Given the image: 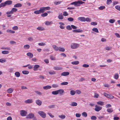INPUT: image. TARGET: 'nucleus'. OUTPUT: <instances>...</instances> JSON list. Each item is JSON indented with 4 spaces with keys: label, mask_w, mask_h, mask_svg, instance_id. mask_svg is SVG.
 Listing matches in <instances>:
<instances>
[{
    "label": "nucleus",
    "mask_w": 120,
    "mask_h": 120,
    "mask_svg": "<svg viewBox=\"0 0 120 120\" xmlns=\"http://www.w3.org/2000/svg\"><path fill=\"white\" fill-rule=\"evenodd\" d=\"M18 28V27L17 26H15L12 27V29L14 30H17Z\"/></svg>",
    "instance_id": "nucleus-62"
},
{
    "label": "nucleus",
    "mask_w": 120,
    "mask_h": 120,
    "mask_svg": "<svg viewBox=\"0 0 120 120\" xmlns=\"http://www.w3.org/2000/svg\"><path fill=\"white\" fill-rule=\"evenodd\" d=\"M92 30L95 32L97 33H98L99 32V31L98 30L97 28H93L92 29Z\"/></svg>",
    "instance_id": "nucleus-35"
},
{
    "label": "nucleus",
    "mask_w": 120,
    "mask_h": 120,
    "mask_svg": "<svg viewBox=\"0 0 120 120\" xmlns=\"http://www.w3.org/2000/svg\"><path fill=\"white\" fill-rule=\"evenodd\" d=\"M22 73L24 74H27L29 73V72L27 71H22Z\"/></svg>",
    "instance_id": "nucleus-41"
},
{
    "label": "nucleus",
    "mask_w": 120,
    "mask_h": 120,
    "mask_svg": "<svg viewBox=\"0 0 120 120\" xmlns=\"http://www.w3.org/2000/svg\"><path fill=\"white\" fill-rule=\"evenodd\" d=\"M69 74V72H64L62 73L61 74V76H66L68 75Z\"/></svg>",
    "instance_id": "nucleus-7"
},
{
    "label": "nucleus",
    "mask_w": 120,
    "mask_h": 120,
    "mask_svg": "<svg viewBox=\"0 0 120 120\" xmlns=\"http://www.w3.org/2000/svg\"><path fill=\"white\" fill-rule=\"evenodd\" d=\"M68 84V83L67 82H64L61 83V84L62 85H67Z\"/></svg>",
    "instance_id": "nucleus-46"
},
{
    "label": "nucleus",
    "mask_w": 120,
    "mask_h": 120,
    "mask_svg": "<svg viewBox=\"0 0 120 120\" xmlns=\"http://www.w3.org/2000/svg\"><path fill=\"white\" fill-rule=\"evenodd\" d=\"M77 103L75 102H72L71 105L72 106H77Z\"/></svg>",
    "instance_id": "nucleus-28"
},
{
    "label": "nucleus",
    "mask_w": 120,
    "mask_h": 120,
    "mask_svg": "<svg viewBox=\"0 0 120 120\" xmlns=\"http://www.w3.org/2000/svg\"><path fill=\"white\" fill-rule=\"evenodd\" d=\"M44 11L46 10H50V8L49 7H43Z\"/></svg>",
    "instance_id": "nucleus-30"
},
{
    "label": "nucleus",
    "mask_w": 120,
    "mask_h": 120,
    "mask_svg": "<svg viewBox=\"0 0 120 120\" xmlns=\"http://www.w3.org/2000/svg\"><path fill=\"white\" fill-rule=\"evenodd\" d=\"M95 108H94V110L97 112L100 111L102 109V107L97 105H95Z\"/></svg>",
    "instance_id": "nucleus-4"
},
{
    "label": "nucleus",
    "mask_w": 120,
    "mask_h": 120,
    "mask_svg": "<svg viewBox=\"0 0 120 120\" xmlns=\"http://www.w3.org/2000/svg\"><path fill=\"white\" fill-rule=\"evenodd\" d=\"M79 63V62L78 61H74L71 62V64L74 65H77Z\"/></svg>",
    "instance_id": "nucleus-23"
},
{
    "label": "nucleus",
    "mask_w": 120,
    "mask_h": 120,
    "mask_svg": "<svg viewBox=\"0 0 120 120\" xmlns=\"http://www.w3.org/2000/svg\"><path fill=\"white\" fill-rule=\"evenodd\" d=\"M72 31L73 32L75 33H81L83 32L82 30L80 29L74 30H73Z\"/></svg>",
    "instance_id": "nucleus-9"
},
{
    "label": "nucleus",
    "mask_w": 120,
    "mask_h": 120,
    "mask_svg": "<svg viewBox=\"0 0 120 120\" xmlns=\"http://www.w3.org/2000/svg\"><path fill=\"white\" fill-rule=\"evenodd\" d=\"M34 116V114L32 113H30L26 117V118L27 119H32L33 118Z\"/></svg>",
    "instance_id": "nucleus-6"
},
{
    "label": "nucleus",
    "mask_w": 120,
    "mask_h": 120,
    "mask_svg": "<svg viewBox=\"0 0 120 120\" xmlns=\"http://www.w3.org/2000/svg\"><path fill=\"white\" fill-rule=\"evenodd\" d=\"M26 55L31 58H32L33 56V54L30 52L27 53L26 54Z\"/></svg>",
    "instance_id": "nucleus-19"
},
{
    "label": "nucleus",
    "mask_w": 120,
    "mask_h": 120,
    "mask_svg": "<svg viewBox=\"0 0 120 120\" xmlns=\"http://www.w3.org/2000/svg\"><path fill=\"white\" fill-rule=\"evenodd\" d=\"M36 104L39 106L41 105L42 103V101L41 100L38 99L36 100Z\"/></svg>",
    "instance_id": "nucleus-8"
},
{
    "label": "nucleus",
    "mask_w": 120,
    "mask_h": 120,
    "mask_svg": "<svg viewBox=\"0 0 120 120\" xmlns=\"http://www.w3.org/2000/svg\"><path fill=\"white\" fill-rule=\"evenodd\" d=\"M78 20L81 22H85V18L84 17H80L78 18Z\"/></svg>",
    "instance_id": "nucleus-11"
},
{
    "label": "nucleus",
    "mask_w": 120,
    "mask_h": 120,
    "mask_svg": "<svg viewBox=\"0 0 120 120\" xmlns=\"http://www.w3.org/2000/svg\"><path fill=\"white\" fill-rule=\"evenodd\" d=\"M59 117L62 119H64L65 118L66 116L65 115H61L59 116Z\"/></svg>",
    "instance_id": "nucleus-47"
},
{
    "label": "nucleus",
    "mask_w": 120,
    "mask_h": 120,
    "mask_svg": "<svg viewBox=\"0 0 120 120\" xmlns=\"http://www.w3.org/2000/svg\"><path fill=\"white\" fill-rule=\"evenodd\" d=\"M52 47L56 51L58 50L59 48L55 45H52Z\"/></svg>",
    "instance_id": "nucleus-15"
},
{
    "label": "nucleus",
    "mask_w": 120,
    "mask_h": 120,
    "mask_svg": "<svg viewBox=\"0 0 120 120\" xmlns=\"http://www.w3.org/2000/svg\"><path fill=\"white\" fill-rule=\"evenodd\" d=\"M38 114L43 118H45L46 116V114L44 112L42 111H40L38 112Z\"/></svg>",
    "instance_id": "nucleus-2"
},
{
    "label": "nucleus",
    "mask_w": 120,
    "mask_h": 120,
    "mask_svg": "<svg viewBox=\"0 0 120 120\" xmlns=\"http://www.w3.org/2000/svg\"><path fill=\"white\" fill-rule=\"evenodd\" d=\"M37 29L39 30H45L44 28L42 27H39Z\"/></svg>",
    "instance_id": "nucleus-25"
},
{
    "label": "nucleus",
    "mask_w": 120,
    "mask_h": 120,
    "mask_svg": "<svg viewBox=\"0 0 120 120\" xmlns=\"http://www.w3.org/2000/svg\"><path fill=\"white\" fill-rule=\"evenodd\" d=\"M51 88V86H45L43 87V89L45 90H47L50 89Z\"/></svg>",
    "instance_id": "nucleus-17"
},
{
    "label": "nucleus",
    "mask_w": 120,
    "mask_h": 120,
    "mask_svg": "<svg viewBox=\"0 0 120 120\" xmlns=\"http://www.w3.org/2000/svg\"><path fill=\"white\" fill-rule=\"evenodd\" d=\"M97 119L96 117L94 116H92L91 118V119L92 120H96Z\"/></svg>",
    "instance_id": "nucleus-45"
},
{
    "label": "nucleus",
    "mask_w": 120,
    "mask_h": 120,
    "mask_svg": "<svg viewBox=\"0 0 120 120\" xmlns=\"http://www.w3.org/2000/svg\"><path fill=\"white\" fill-rule=\"evenodd\" d=\"M68 20L70 22H72L74 20V19L72 17H70L68 19Z\"/></svg>",
    "instance_id": "nucleus-56"
},
{
    "label": "nucleus",
    "mask_w": 120,
    "mask_h": 120,
    "mask_svg": "<svg viewBox=\"0 0 120 120\" xmlns=\"http://www.w3.org/2000/svg\"><path fill=\"white\" fill-rule=\"evenodd\" d=\"M97 24V22H92L91 23V24L94 26L96 25Z\"/></svg>",
    "instance_id": "nucleus-63"
},
{
    "label": "nucleus",
    "mask_w": 120,
    "mask_h": 120,
    "mask_svg": "<svg viewBox=\"0 0 120 120\" xmlns=\"http://www.w3.org/2000/svg\"><path fill=\"white\" fill-rule=\"evenodd\" d=\"M97 104L100 105H104V102L102 101H100L97 102Z\"/></svg>",
    "instance_id": "nucleus-32"
},
{
    "label": "nucleus",
    "mask_w": 120,
    "mask_h": 120,
    "mask_svg": "<svg viewBox=\"0 0 120 120\" xmlns=\"http://www.w3.org/2000/svg\"><path fill=\"white\" fill-rule=\"evenodd\" d=\"M70 94L71 95H73L75 94V92L73 90H71Z\"/></svg>",
    "instance_id": "nucleus-57"
},
{
    "label": "nucleus",
    "mask_w": 120,
    "mask_h": 120,
    "mask_svg": "<svg viewBox=\"0 0 120 120\" xmlns=\"http://www.w3.org/2000/svg\"><path fill=\"white\" fill-rule=\"evenodd\" d=\"M30 47V45H25L24 46V48L26 49H28Z\"/></svg>",
    "instance_id": "nucleus-33"
},
{
    "label": "nucleus",
    "mask_w": 120,
    "mask_h": 120,
    "mask_svg": "<svg viewBox=\"0 0 120 120\" xmlns=\"http://www.w3.org/2000/svg\"><path fill=\"white\" fill-rule=\"evenodd\" d=\"M112 1L111 0H107V4H110L112 3Z\"/></svg>",
    "instance_id": "nucleus-59"
},
{
    "label": "nucleus",
    "mask_w": 120,
    "mask_h": 120,
    "mask_svg": "<svg viewBox=\"0 0 120 120\" xmlns=\"http://www.w3.org/2000/svg\"><path fill=\"white\" fill-rule=\"evenodd\" d=\"M1 49L4 50H10V49L9 47H2L1 48Z\"/></svg>",
    "instance_id": "nucleus-37"
},
{
    "label": "nucleus",
    "mask_w": 120,
    "mask_h": 120,
    "mask_svg": "<svg viewBox=\"0 0 120 120\" xmlns=\"http://www.w3.org/2000/svg\"><path fill=\"white\" fill-rule=\"evenodd\" d=\"M5 2L6 5L11 4L12 3V1L11 0H8L5 1Z\"/></svg>",
    "instance_id": "nucleus-13"
},
{
    "label": "nucleus",
    "mask_w": 120,
    "mask_h": 120,
    "mask_svg": "<svg viewBox=\"0 0 120 120\" xmlns=\"http://www.w3.org/2000/svg\"><path fill=\"white\" fill-rule=\"evenodd\" d=\"M40 65H37L34 66V71H36L38 70V68L40 67Z\"/></svg>",
    "instance_id": "nucleus-10"
},
{
    "label": "nucleus",
    "mask_w": 120,
    "mask_h": 120,
    "mask_svg": "<svg viewBox=\"0 0 120 120\" xmlns=\"http://www.w3.org/2000/svg\"><path fill=\"white\" fill-rule=\"evenodd\" d=\"M39 10L41 14V13L44 12V11L43 7H42L40 8V9Z\"/></svg>",
    "instance_id": "nucleus-34"
},
{
    "label": "nucleus",
    "mask_w": 120,
    "mask_h": 120,
    "mask_svg": "<svg viewBox=\"0 0 120 120\" xmlns=\"http://www.w3.org/2000/svg\"><path fill=\"white\" fill-rule=\"evenodd\" d=\"M13 91V89L11 88H10L7 90V92L9 93H11Z\"/></svg>",
    "instance_id": "nucleus-50"
},
{
    "label": "nucleus",
    "mask_w": 120,
    "mask_h": 120,
    "mask_svg": "<svg viewBox=\"0 0 120 120\" xmlns=\"http://www.w3.org/2000/svg\"><path fill=\"white\" fill-rule=\"evenodd\" d=\"M58 18L59 19H63L64 18L63 16L61 14L59 15Z\"/></svg>",
    "instance_id": "nucleus-29"
},
{
    "label": "nucleus",
    "mask_w": 120,
    "mask_h": 120,
    "mask_svg": "<svg viewBox=\"0 0 120 120\" xmlns=\"http://www.w3.org/2000/svg\"><path fill=\"white\" fill-rule=\"evenodd\" d=\"M53 69L56 70H62V68L60 67H55L53 68Z\"/></svg>",
    "instance_id": "nucleus-18"
},
{
    "label": "nucleus",
    "mask_w": 120,
    "mask_h": 120,
    "mask_svg": "<svg viewBox=\"0 0 120 120\" xmlns=\"http://www.w3.org/2000/svg\"><path fill=\"white\" fill-rule=\"evenodd\" d=\"M63 15L64 16H68V14L67 12L65 11L63 12Z\"/></svg>",
    "instance_id": "nucleus-54"
},
{
    "label": "nucleus",
    "mask_w": 120,
    "mask_h": 120,
    "mask_svg": "<svg viewBox=\"0 0 120 120\" xmlns=\"http://www.w3.org/2000/svg\"><path fill=\"white\" fill-rule=\"evenodd\" d=\"M107 98L110 99H113L114 98V97L113 96L111 95H109L108 94Z\"/></svg>",
    "instance_id": "nucleus-44"
},
{
    "label": "nucleus",
    "mask_w": 120,
    "mask_h": 120,
    "mask_svg": "<svg viewBox=\"0 0 120 120\" xmlns=\"http://www.w3.org/2000/svg\"><path fill=\"white\" fill-rule=\"evenodd\" d=\"M27 113V112L25 110H22L20 111V114L22 116H26Z\"/></svg>",
    "instance_id": "nucleus-3"
},
{
    "label": "nucleus",
    "mask_w": 120,
    "mask_h": 120,
    "mask_svg": "<svg viewBox=\"0 0 120 120\" xmlns=\"http://www.w3.org/2000/svg\"><path fill=\"white\" fill-rule=\"evenodd\" d=\"M49 73L50 75H54L56 74V71L53 70H51L49 71Z\"/></svg>",
    "instance_id": "nucleus-20"
},
{
    "label": "nucleus",
    "mask_w": 120,
    "mask_h": 120,
    "mask_svg": "<svg viewBox=\"0 0 120 120\" xmlns=\"http://www.w3.org/2000/svg\"><path fill=\"white\" fill-rule=\"evenodd\" d=\"M115 8L117 10L120 11V6L116 5L115 6Z\"/></svg>",
    "instance_id": "nucleus-53"
},
{
    "label": "nucleus",
    "mask_w": 120,
    "mask_h": 120,
    "mask_svg": "<svg viewBox=\"0 0 120 120\" xmlns=\"http://www.w3.org/2000/svg\"><path fill=\"white\" fill-rule=\"evenodd\" d=\"M79 46V45L75 43H73L71 45V48L72 49H76Z\"/></svg>",
    "instance_id": "nucleus-5"
},
{
    "label": "nucleus",
    "mask_w": 120,
    "mask_h": 120,
    "mask_svg": "<svg viewBox=\"0 0 120 120\" xmlns=\"http://www.w3.org/2000/svg\"><path fill=\"white\" fill-rule=\"evenodd\" d=\"M84 3V2L81 1H75L73 2L71 4L74 5L75 6H80V4H82Z\"/></svg>",
    "instance_id": "nucleus-1"
},
{
    "label": "nucleus",
    "mask_w": 120,
    "mask_h": 120,
    "mask_svg": "<svg viewBox=\"0 0 120 120\" xmlns=\"http://www.w3.org/2000/svg\"><path fill=\"white\" fill-rule=\"evenodd\" d=\"M6 60L5 59H0V62L3 63L6 62Z\"/></svg>",
    "instance_id": "nucleus-55"
},
{
    "label": "nucleus",
    "mask_w": 120,
    "mask_h": 120,
    "mask_svg": "<svg viewBox=\"0 0 120 120\" xmlns=\"http://www.w3.org/2000/svg\"><path fill=\"white\" fill-rule=\"evenodd\" d=\"M107 111L108 112L111 113L113 112V110L112 108H108L107 109Z\"/></svg>",
    "instance_id": "nucleus-27"
},
{
    "label": "nucleus",
    "mask_w": 120,
    "mask_h": 120,
    "mask_svg": "<svg viewBox=\"0 0 120 120\" xmlns=\"http://www.w3.org/2000/svg\"><path fill=\"white\" fill-rule=\"evenodd\" d=\"M15 75L17 77H19L20 76V74L19 72H16L15 73Z\"/></svg>",
    "instance_id": "nucleus-21"
},
{
    "label": "nucleus",
    "mask_w": 120,
    "mask_h": 120,
    "mask_svg": "<svg viewBox=\"0 0 120 120\" xmlns=\"http://www.w3.org/2000/svg\"><path fill=\"white\" fill-rule=\"evenodd\" d=\"M11 10L13 14L14 12H16L17 11V9L16 8H13Z\"/></svg>",
    "instance_id": "nucleus-38"
},
{
    "label": "nucleus",
    "mask_w": 120,
    "mask_h": 120,
    "mask_svg": "<svg viewBox=\"0 0 120 120\" xmlns=\"http://www.w3.org/2000/svg\"><path fill=\"white\" fill-rule=\"evenodd\" d=\"M58 50L60 51L64 52L65 51V49L59 47Z\"/></svg>",
    "instance_id": "nucleus-39"
},
{
    "label": "nucleus",
    "mask_w": 120,
    "mask_h": 120,
    "mask_svg": "<svg viewBox=\"0 0 120 120\" xmlns=\"http://www.w3.org/2000/svg\"><path fill=\"white\" fill-rule=\"evenodd\" d=\"M105 6H101L99 8V9L100 10H102L103 9L105 8Z\"/></svg>",
    "instance_id": "nucleus-58"
},
{
    "label": "nucleus",
    "mask_w": 120,
    "mask_h": 120,
    "mask_svg": "<svg viewBox=\"0 0 120 120\" xmlns=\"http://www.w3.org/2000/svg\"><path fill=\"white\" fill-rule=\"evenodd\" d=\"M22 6V5L20 3H17L15 4L14 6V7L15 8L20 7Z\"/></svg>",
    "instance_id": "nucleus-16"
},
{
    "label": "nucleus",
    "mask_w": 120,
    "mask_h": 120,
    "mask_svg": "<svg viewBox=\"0 0 120 120\" xmlns=\"http://www.w3.org/2000/svg\"><path fill=\"white\" fill-rule=\"evenodd\" d=\"M6 32L8 33H15V31L13 30H12L9 29L7 30Z\"/></svg>",
    "instance_id": "nucleus-26"
},
{
    "label": "nucleus",
    "mask_w": 120,
    "mask_h": 120,
    "mask_svg": "<svg viewBox=\"0 0 120 120\" xmlns=\"http://www.w3.org/2000/svg\"><path fill=\"white\" fill-rule=\"evenodd\" d=\"M119 75L117 73L115 74L114 75V78L116 79H117L119 78Z\"/></svg>",
    "instance_id": "nucleus-24"
},
{
    "label": "nucleus",
    "mask_w": 120,
    "mask_h": 120,
    "mask_svg": "<svg viewBox=\"0 0 120 120\" xmlns=\"http://www.w3.org/2000/svg\"><path fill=\"white\" fill-rule=\"evenodd\" d=\"M48 15L47 13H45L41 15V16L42 17H45L47 16Z\"/></svg>",
    "instance_id": "nucleus-48"
},
{
    "label": "nucleus",
    "mask_w": 120,
    "mask_h": 120,
    "mask_svg": "<svg viewBox=\"0 0 120 120\" xmlns=\"http://www.w3.org/2000/svg\"><path fill=\"white\" fill-rule=\"evenodd\" d=\"M85 22L86 21L87 22H90V19L88 18H85Z\"/></svg>",
    "instance_id": "nucleus-60"
},
{
    "label": "nucleus",
    "mask_w": 120,
    "mask_h": 120,
    "mask_svg": "<svg viewBox=\"0 0 120 120\" xmlns=\"http://www.w3.org/2000/svg\"><path fill=\"white\" fill-rule=\"evenodd\" d=\"M9 52L7 50L3 51L2 52V53L4 54H8L9 53Z\"/></svg>",
    "instance_id": "nucleus-22"
},
{
    "label": "nucleus",
    "mask_w": 120,
    "mask_h": 120,
    "mask_svg": "<svg viewBox=\"0 0 120 120\" xmlns=\"http://www.w3.org/2000/svg\"><path fill=\"white\" fill-rule=\"evenodd\" d=\"M5 5H6L5 2L4 3L0 4V6L1 7H4Z\"/></svg>",
    "instance_id": "nucleus-51"
},
{
    "label": "nucleus",
    "mask_w": 120,
    "mask_h": 120,
    "mask_svg": "<svg viewBox=\"0 0 120 120\" xmlns=\"http://www.w3.org/2000/svg\"><path fill=\"white\" fill-rule=\"evenodd\" d=\"M33 102V101L32 99H28L25 101L26 103H31Z\"/></svg>",
    "instance_id": "nucleus-14"
},
{
    "label": "nucleus",
    "mask_w": 120,
    "mask_h": 120,
    "mask_svg": "<svg viewBox=\"0 0 120 120\" xmlns=\"http://www.w3.org/2000/svg\"><path fill=\"white\" fill-rule=\"evenodd\" d=\"M52 87L54 88H57L59 87V85L57 84H53L52 85Z\"/></svg>",
    "instance_id": "nucleus-31"
},
{
    "label": "nucleus",
    "mask_w": 120,
    "mask_h": 120,
    "mask_svg": "<svg viewBox=\"0 0 120 120\" xmlns=\"http://www.w3.org/2000/svg\"><path fill=\"white\" fill-rule=\"evenodd\" d=\"M35 92L37 94L39 95H42V93L38 91H36Z\"/></svg>",
    "instance_id": "nucleus-64"
},
{
    "label": "nucleus",
    "mask_w": 120,
    "mask_h": 120,
    "mask_svg": "<svg viewBox=\"0 0 120 120\" xmlns=\"http://www.w3.org/2000/svg\"><path fill=\"white\" fill-rule=\"evenodd\" d=\"M51 22H49L48 21H46L45 22V24L47 25H49L51 23Z\"/></svg>",
    "instance_id": "nucleus-43"
},
{
    "label": "nucleus",
    "mask_w": 120,
    "mask_h": 120,
    "mask_svg": "<svg viewBox=\"0 0 120 120\" xmlns=\"http://www.w3.org/2000/svg\"><path fill=\"white\" fill-rule=\"evenodd\" d=\"M109 22L112 23H114L115 21V20L114 19H111L109 20Z\"/></svg>",
    "instance_id": "nucleus-36"
},
{
    "label": "nucleus",
    "mask_w": 120,
    "mask_h": 120,
    "mask_svg": "<svg viewBox=\"0 0 120 120\" xmlns=\"http://www.w3.org/2000/svg\"><path fill=\"white\" fill-rule=\"evenodd\" d=\"M82 114L83 116L85 117H86L87 116V113L85 112H82Z\"/></svg>",
    "instance_id": "nucleus-42"
},
{
    "label": "nucleus",
    "mask_w": 120,
    "mask_h": 120,
    "mask_svg": "<svg viewBox=\"0 0 120 120\" xmlns=\"http://www.w3.org/2000/svg\"><path fill=\"white\" fill-rule=\"evenodd\" d=\"M52 94L54 95H57L58 94V92L57 90L52 92Z\"/></svg>",
    "instance_id": "nucleus-40"
},
{
    "label": "nucleus",
    "mask_w": 120,
    "mask_h": 120,
    "mask_svg": "<svg viewBox=\"0 0 120 120\" xmlns=\"http://www.w3.org/2000/svg\"><path fill=\"white\" fill-rule=\"evenodd\" d=\"M83 67L85 68H88L89 67V65L86 64H84L83 65Z\"/></svg>",
    "instance_id": "nucleus-61"
},
{
    "label": "nucleus",
    "mask_w": 120,
    "mask_h": 120,
    "mask_svg": "<svg viewBox=\"0 0 120 120\" xmlns=\"http://www.w3.org/2000/svg\"><path fill=\"white\" fill-rule=\"evenodd\" d=\"M58 94L61 95L64 93V91L62 89H60L57 90Z\"/></svg>",
    "instance_id": "nucleus-12"
},
{
    "label": "nucleus",
    "mask_w": 120,
    "mask_h": 120,
    "mask_svg": "<svg viewBox=\"0 0 120 120\" xmlns=\"http://www.w3.org/2000/svg\"><path fill=\"white\" fill-rule=\"evenodd\" d=\"M34 13L35 14H41L39 12V10H37V11H34Z\"/></svg>",
    "instance_id": "nucleus-52"
},
{
    "label": "nucleus",
    "mask_w": 120,
    "mask_h": 120,
    "mask_svg": "<svg viewBox=\"0 0 120 120\" xmlns=\"http://www.w3.org/2000/svg\"><path fill=\"white\" fill-rule=\"evenodd\" d=\"M66 29L69 30H71L72 29V28L71 27L70 25H68L66 26Z\"/></svg>",
    "instance_id": "nucleus-49"
}]
</instances>
